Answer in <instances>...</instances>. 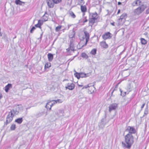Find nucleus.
Returning <instances> with one entry per match:
<instances>
[{"label": "nucleus", "instance_id": "obj_24", "mask_svg": "<svg viewBox=\"0 0 149 149\" xmlns=\"http://www.w3.org/2000/svg\"><path fill=\"white\" fill-rule=\"evenodd\" d=\"M97 20V19H95V18L91 17L90 19L89 22L91 23L92 24H93L95 22V21Z\"/></svg>", "mask_w": 149, "mask_h": 149}, {"label": "nucleus", "instance_id": "obj_14", "mask_svg": "<svg viewBox=\"0 0 149 149\" xmlns=\"http://www.w3.org/2000/svg\"><path fill=\"white\" fill-rule=\"evenodd\" d=\"M95 89V87L93 86H91V85H90V86L88 88V90L90 93H93Z\"/></svg>", "mask_w": 149, "mask_h": 149}, {"label": "nucleus", "instance_id": "obj_22", "mask_svg": "<svg viewBox=\"0 0 149 149\" xmlns=\"http://www.w3.org/2000/svg\"><path fill=\"white\" fill-rule=\"evenodd\" d=\"M98 17V15L97 13L95 12L92 14V17L95 18L97 19Z\"/></svg>", "mask_w": 149, "mask_h": 149}, {"label": "nucleus", "instance_id": "obj_27", "mask_svg": "<svg viewBox=\"0 0 149 149\" xmlns=\"http://www.w3.org/2000/svg\"><path fill=\"white\" fill-rule=\"evenodd\" d=\"M51 66V63H50L46 62L45 65V68H48Z\"/></svg>", "mask_w": 149, "mask_h": 149}, {"label": "nucleus", "instance_id": "obj_2", "mask_svg": "<svg viewBox=\"0 0 149 149\" xmlns=\"http://www.w3.org/2000/svg\"><path fill=\"white\" fill-rule=\"evenodd\" d=\"M18 111H17L15 109H13L9 112L8 115L6 118V121L4 123V125H7L10 123L13 120L15 114H17Z\"/></svg>", "mask_w": 149, "mask_h": 149}, {"label": "nucleus", "instance_id": "obj_43", "mask_svg": "<svg viewBox=\"0 0 149 149\" xmlns=\"http://www.w3.org/2000/svg\"><path fill=\"white\" fill-rule=\"evenodd\" d=\"M145 105V103H144L141 106V111H142Z\"/></svg>", "mask_w": 149, "mask_h": 149}, {"label": "nucleus", "instance_id": "obj_13", "mask_svg": "<svg viewBox=\"0 0 149 149\" xmlns=\"http://www.w3.org/2000/svg\"><path fill=\"white\" fill-rule=\"evenodd\" d=\"M100 45L102 47L104 48H107L108 47V45L105 41L102 42L100 43Z\"/></svg>", "mask_w": 149, "mask_h": 149}, {"label": "nucleus", "instance_id": "obj_55", "mask_svg": "<svg viewBox=\"0 0 149 149\" xmlns=\"http://www.w3.org/2000/svg\"><path fill=\"white\" fill-rule=\"evenodd\" d=\"M120 93H121V95L122 94V91L121 90H120Z\"/></svg>", "mask_w": 149, "mask_h": 149}, {"label": "nucleus", "instance_id": "obj_3", "mask_svg": "<svg viewBox=\"0 0 149 149\" xmlns=\"http://www.w3.org/2000/svg\"><path fill=\"white\" fill-rule=\"evenodd\" d=\"M146 8V6L144 5H141L134 10V13L135 15H139L144 11Z\"/></svg>", "mask_w": 149, "mask_h": 149}, {"label": "nucleus", "instance_id": "obj_46", "mask_svg": "<svg viewBox=\"0 0 149 149\" xmlns=\"http://www.w3.org/2000/svg\"><path fill=\"white\" fill-rule=\"evenodd\" d=\"M70 50H71V49H70V47H69L68 49H66V51H67V52H69L70 51Z\"/></svg>", "mask_w": 149, "mask_h": 149}, {"label": "nucleus", "instance_id": "obj_41", "mask_svg": "<svg viewBox=\"0 0 149 149\" xmlns=\"http://www.w3.org/2000/svg\"><path fill=\"white\" fill-rule=\"evenodd\" d=\"M91 84H88L87 85H86V86H84L82 88V89H84V88H89V87L90 86V85Z\"/></svg>", "mask_w": 149, "mask_h": 149}, {"label": "nucleus", "instance_id": "obj_40", "mask_svg": "<svg viewBox=\"0 0 149 149\" xmlns=\"http://www.w3.org/2000/svg\"><path fill=\"white\" fill-rule=\"evenodd\" d=\"M38 23L41 26L43 24V21L41 20H39L38 21Z\"/></svg>", "mask_w": 149, "mask_h": 149}, {"label": "nucleus", "instance_id": "obj_36", "mask_svg": "<svg viewBox=\"0 0 149 149\" xmlns=\"http://www.w3.org/2000/svg\"><path fill=\"white\" fill-rule=\"evenodd\" d=\"M54 101H55V103H61L63 102V101L61 100V99H58L56 100H55Z\"/></svg>", "mask_w": 149, "mask_h": 149}, {"label": "nucleus", "instance_id": "obj_25", "mask_svg": "<svg viewBox=\"0 0 149 149\" xmlns=\"http://www.w3.org/2000/svg\"><path fill=\"white\" fill-rule=\"evenodd\" d=\"M22 118H19L15 120V122L18 124H21L22 122Z\"/></svg>", "mask_w": 149, "mask_h": 149}, {"label": "nucleus", "instance_id": "obj_23", "mask_svg": "<svg viewBox=\"0 0 149 149\" xmlns=\"http://www.w3.org/2000/svg\"><path fill=\"white\" fill-rule=\"evenodd\" d=\"M74 32L73 31H72L70 32L69 36L70 38H72L74 36Z\"/></svg>", "mask_w": 149, "mask_h": 149}, {"label": "nucleus", "instance_id": "obj_15", "mask_svg": "<svg viewBox=\"0 0 149 149\" xmlns=\"http://www.w3.org/2000/svg\"><path fill=\"white\" fill-rule=\"evenodd\" d=\"M80 8L81 11L83 13H85L86 11L87 8L85 6H83L81 5V6Z\"/></svg>", "mask_w": 149, "mask_h": 149}, {"label": "nucleus", "instance_id": "obj_7", "mask_svg": "<svg viewBox=\"0 0 149 149\" xmlns=\"http://www.w3.org/2000/svg\"><path fill=\"white\" fill-rule=\"evenodd\" d=\"M118 104L116 103H114L110 104L109 107V111L111 112L112 111L116 110Z\"/></svg>", "mask_w": 149, "mask_h": 149}, {"label": "nucleus", "instance_id": "obj_32", "mask_svg": "<svg viewBox=\"0 0 149 149\" xmlns=\"http://www.w3.org/2000/svg\"><path fill=\"white\" fill-rule=\"evenodd\" d=\"M51 101L50 100H48V101L45 107L47 109H49L50 107H49V106H50V103Z\"/></svg>", "mask_w": 149, "mask_h": 149}, {"label": "nucleus", "instance_id": "obj_52", "mask_svg": "<svg viewBox=\"0 0 149 149\" xmlns=\"http://www.w3.org/2000/svg\"><path fill=\"white\" fill-rule=\"evenodd\" d=\"M78 86H80V87H82V86H83L82 85H79V84H78Z\"/></svg>", "mask_w": 149, "mask_h": 149}, {"label": "nucleus", "instance_id": "obj_30", "mask_svg": "<svg viewBox=\"0 0 149 149\" xmlns=\"http://www.w3.org/2000/svg\"><path fill=\"white\" fill-rule=\"evenodd\" d=\"M16 128V125L14 124H12L10 126V129L11 130H14Z\"/></svg>", "mask_w": 149, "mask_h": 149}, {"label": "nucleus", "instance_id": "obj_51", "mask_svg": "<svg viewBox=\"0 0 149 149\" xmlns=\"http://www.w3.org/2000/svg\"><path fill=\"white\" fill-rule=\"evenodd\" d=\"M87 19H86L85 20H84V21H83V22L85 23V22H87Z\"/></svg>", "mask_w": 149, "mask_h": 149}, {"label": "nucleus", "instance_id": "obj_1", "mask_svg": "<svg viewBox=\"0 0 149 149\" xmlns=\"http://www.w3.org/2000/svg\"><path fill=\"white\" fill-rule=\"evenodd\" d=\"M125 142H122V144L124 147L130 149L134 142V137L132 135L127 134L125 136Z\"/></svg>", "mask_w": 149, "mask_h": 149}, {"label": "nucleus", "instance_id": "obj_44", "mask_svg": "<svg viewBox=\"0 0 149 149\" xmlns=\"http://www.w3.org/2000/svg\"><path fill=\"white\" fill-rule=\"evenodd\" d=\"M146 13L147 14L149 13V7L146 10Z\"/></svg>", "mask_w": 149, "mask_h": 149}, {"label": "nucleus", "instance_id": "obj_34", "mask_svg": "<svg viewBox=\"0 0 149 149\" xmlns=\"http://www.w3.org/2000/svg\"><path fill=\"white\" fill-rule=\"evenodd\" d=\"M81 56L83 58H87L88 57L87 55L85 53H83L81 54Z\"/></svg>", "mask_w": 149, "mask_h": 149}, {"label": "nucleus", "instance_id": "obj_31", "mask_svg": "<svg viewBox=\"0 0 149 149\" xmlns=\"http://www.w3.org/2000/svg\"><path fill=\"white\" fill-rule=\"evenodd\" d=\"M148 108H147V107L145 109L143 116H146L148 114Z\"/></svg>", "mask_w": 149, "mask_h": 149}, {"label": "nucleus", "instance_id": "obj_42", "mask_svg": "<svg viewBox=\"0 0 149 149\" xmlns=\"http://www.w3.org/2000/svg\"><path fill=\"white\" fill-rule=\"evenodd\" d=\"M35 26L36 27L39 28H40V29L41 28V26L39 24H38V23L37 24L35 25Z\"/></svg>", "mask_w": 149, "mask_h": 149}, {"label": "nucleus", "instance_id": "obj_50", "mask_svg": "<svg viewBox=\"0 0 149 149\" xmlns=\"http://www.w3.org/2000/svg\"><path fill=\"white\" fill-rule=\"evenodd\" d=\"M118 5H121V3L120 2H118Z\"/></svg>", "mask_w": 149, "mask_h": 149}, {"label": "nucleus", "instance_id": "obj_8", "mask_svg": "<svg viewBox=\"0 0 149 149\" xmlns=\"http://www.w3.org/2000/svg\"><path fill=\"white\" fill-rule=\"evenodd\" d=\"M46 2L49 8H53L54 7V3L52 0H46Z\"/></svg>", "mask_w": 149, "mask_h": 149}, {"label": "nucleus", "instance_id": "obj_28", "mask_svg": "<svg viewBox=\"0 0 149 149\" xmlns=\"http://www.w3.org/2000/svg\"><path fill=\"white\" fill-rule=\"evenodd\" d=\"M74 71L75 72V73L74 74V76L78 79H79L80 78V73H78L77 72L75 71Z\"/></svg>", "mask_w": 149, "mask_h": 149}, {"label": "nucleus", "instance_id": "obj_45", "mask_svg": "<svg viewBox=\"0 0 149 149\" xmlns=\"http://www.w3.org/2000/svg\"><path fill=\"white\" fill-rule=\"evenodd\" d=\"M80 3H81V5H82L84 3V0H81L80 1Z\"/></svg>", "mask_w": 149, "mask_h": 149}, {"label": "nucleus", "instance_id": "obj_58", "mask_svg": "<svg viewBox=\"0 0 149 149\" xmlns=\"http://www.w3.org/2000/svg\"><path fill=\"white\" fill-rule=\"evenodd\" d=\"M67 80V79H66L64 80V81H66V80Z\"/></svg>", "mask_w": 149, "mask_h": 149}, {"label": "nucleus", "instance_id": "obj_48", "mask_svg": "<svg viewBox=\"0 0 149 149\" xmlns=\"http://www.w3.org/2000/svg\"><path fill=\"white\" fill-rule=\"evenodd\" d=\"M2 96L1 93H0V99L2 98Z\"/></svg>", "mask_w": 149, "mask_h": 149}, {"label": "nucleus", "instance_id": "obj_16", "mask_svg": "<svg viewBox=\"0 0 149 149\" xmlns=\"http://www.w3.org/2000/svg\"><path fill=\"white\" fill-rule=\"evenodd\" d=\"M48 14L46 13H45L42 16V19H43L44 21H47L48 19Z\"/></svg>", "mask_w": 149, "mask_h": 149}, {"label": "nucleus", "instance_id": "obj_4", "mask_svg": "<svg viewBox=\"0 0 149 149\" xmlns=\"http://www.w3.org/2000/svg\"><path fill=\"white\" fill-rule=\"evenodd\" d=\"M127 17V15L124 13L120 17V18L118 19V24L120 25L123 24L125 21Z\"/></svg>", "mask_w": 149, "mask_h": 149}, {"label": "nucleus", "instance_id": "obj_18", "mask_svg": "<svg viewBox=\"0 0 149 149\" xmlns=\"http://www.w3.org/2000/svg\"><path fill=\"white\" fill-rule=\"evenodd\" d=\"M69 47L70 48L71 50L72 51H74V44L72 40L70 41V44Z\"/></svg>", "mask_w": 149, "mask_h": 149}, {"label": "nucleus", "instance_id": "obj_33", "mask_svg": "<svg viewBox=\"0 0 149 149\" xmlns=\"http://www.w3.org/2000/svg\"><path fill=\"white\" fill-rule=\"evenodd\" d=\"M61 26H59L56 28L55 31L56 32H58L60 31L61 28Z\"/></svg>", "mask_w": 149, "mask_h": 149}, {"label": "nucleus", "instance_id": "obj_53", "mask_svg": "<svg viewBox=\"0 0 149 149\" xmlns=\"http://www.w3.org/2000/svg\"><path fill=\"white\" fill-rule=\"evenodd\" d=\"M111 24H112V25L113 26H114V23H111Z\"/></svg>", "mask_w": 149, "mask_h": 149}, {"label": "nucleus", "instance_id": "obj_26", "mask_svg": "<svg viewBox=\"0 0 149 149\" xmlns=\"http://www.w3.org/2000/svg\"><path fill=\"white\" fill-rule=\"evenodd\" d=\"M97 49H93L90 52V53L93 55H95L96 53Z\"/></svg>", "mask_w": 149, "mask_h": 149}, {"label": "nucleus", "instance_id": "obj_6", "mask_svg": "<svg viewBox=\"0 0 149 149\" xmlns=\"http://www.w3.org/2000/svg\"><path fill=\"white\" fill-rule=\"evenodd\" d=\"M84 33L86 38V42L84 45H81V48H82L84 45H87L89 39V35L87 31H84Z\"/></svg>", "mask_w": 149, "mask_h": 149}, {"label": "nucleus", "instance_id": "obj_10", "mask_svg": "<svg viewBox=\"0 0 149 149\" xmlns=\"http://www.w3.org/2000/svg\"><path fill=\"white\" fill-rule=\"evenodd\" d=\"M111 34L109 32H107L102 36V37L104 40L110 38L111 37Z\"/></svg>", "mask_w": 149, "mask_h": 149}, {"label": "nucleus", "instance_id": "obj_35", "mask_svg": "<svg viewBox=\"0 0 149 149\" xmlns=\"http://www.w3.org/2000/svg\"><path fill=\"white\" fill-rule=\"evenodd\" d=\"M54 4H58L61 1V0H52Z\"/></svg>", "mask_w": 149, "mask_h": 149}, {"label": "nucleus", "instance_id": "obj_21", "mask_svg": "<svg viewBox=\"0 0 149 149\" xmlns=\"http://www.w3.org/2000/svg\"><path fill=\"white\" fill-rule=\"evenodd\" d=\"M64 111L63 110H59L58 111V113L57 115L59 116H63Z\"/></svg>", "mask_w": 149, "mask_h": 149}, {"label": "nucleus", "instance_id": "obj_5", "mask_svg": "<svg viewBox=\"0 0 149 149\" xmlns=\"http://www.w3.org/2000/svg\"><path fill=\"white\" fill-rule=\"evenodd\" d=\"M125 131L129 133L127 134L132 135V134H134L136 132V130L134 127L130 126H128L125 130Z\"/></svg>", "mask_w": 149, "mask_h": 149}, {"label": "nucleus", "instance_id": "obj_54", "mask_svg": "<svg viewBox=\"0 0 149 149\" xmlns=\"http://www.w3.org/2000/svg\"><path fill=\"white\" fill-rule=\"evenodd\" d=\"M42 33L41 34V35H40V38H41L42 36Z\"/></svg>", "mask_w": 149, "mask_h": 149}, {"label": "nucleus", "instance_id": "obj_47", "mask_svg": "<svg viewBox=\"0 0 149 149\" xmlns=\"http://www.w3.org/2000/svg\"><path fill=\"white\" fill-rule=\"evenodd\" d=\"M1 28H0V36H2V33H1Z\"/></svg>", "mask_w": 149, "mask_h": 149}, {"label": "nucleus", "instance_id": "obj_20", "mask_svg": "<svg viewBox=\"0 0 149 149\" xmlns=\"http://www.w3.org/2000/svg\"><path fill=\"white\" fill-rule=\"evenodd\" d=\"M15 3L17 5H22L23 4H24L25 2L21 1L20 0H15Z\"/></svg>", "mask_w": 149, "mask_h": 149}, {"label": "nucleus", "instance_id": "obj_17", "mask_svg": "<svg viewBox=\"0 0 149 149\" xmlns=\"http://www.w3.org/2000/svg\"><path fill=\"white\" fill-rule=\"evenodd\" d=\"M47 57L48 60L49 61H52L53 58V55L50 53H49L48 54Z\"/></svg>", "mask_w": 149, "mask_h": 149}, {"label": "nucleus", "instance_id": "obj_39", "mask_svg": "<svg viewBox=\"0 0 149 149\" xmlns=\"http://www.w3.org/2000/svg\"><path fill=\"white\" fill-rule=\"evenodd\" d=\"M51 102L52 101H54V102L53 103H52V104H50V108H49V109H51V108L54 105V104H55L56 103H55V101H54V100H52L51 101Z\"/></svg>", "mask_w": 149, "mask_h": 149}, {"label": "nucleus", "instance_id": "obj_37", "mask_svg": "<svg viewBox=\"0 0 149 149\" xmlns=\"http://www.w3.org/2000/svg\"><path fill=\"white\" fill-rule=\"evenodd\" d=\"M70 15L73 18H74L76 17L75 15L74 14V13L72 12H70Z\"/></svg>", "mask_w": 149, "mask_h": 149}, {"label": "nucleus", "instance_id": "obj_57", "mask_svg": "<svg viewBox=\"0 0 149 149\" xmlns=\"http://www.w3.org/2000/svg\"><path fill=\"white\" fill-rule=\"evenodd\" d=\"M148 107V104H147L146 105V107Z\"/></svg>", "mask_w": 149, "mask_h": 149}, {"label": "nucleus", "instance_id": "obj_49", "mask_svg": "<svg viewBox=\"0 0 149 149\" xmlns=\"http://www.w3.org/2000/svg\"><path fill=\"white\" fill-rule=\"evenodd\" d=\"M120 12V9H119L118 10V12H117V14H118Z\"/></svg>", "mask_w": 149, "mask_h": 149}, {"label": "nucleus", "instance_id": "obj_9", "mask_svg": "<svg viewBox=\"0 0 149 149\" xmlns=\"http://www.w3.org/2000/svg\"><path fill=\"white\" fill-rule=\"evenodd\" d=\"M74 84L73 83H68L67 84L65 88L66 89H68L69 90H72L74 88Z\"/></svg>", "mask_w": 149, "mask_h": 149}, {"label": "nucleus", "instance_id": "obj_56", "mask_svg": "<svg viewBox=\"0 0 149 149\" xmlns=\"http://www.w3.org/2000/svg\"><path fill=\"white\" fill-rule=\"evenodd\" d=\"M81 42H80V43H79V45H81Z\"/></svg>", "mask_w": 149, "mask_h": 149}, {"label": "nucleus", "instance_id": "obj_11", "mask_svg": "<svg viewBox=\"0 0 149 149\" xmlns=\"http://www.w3.org/2000/svg\"><path fill=\"white\" fill-rule=\"evenodd\" d=\"M135 1L132 2V5L133 6H138L141 5V2L140 0H135Z\"/></svg>", "mask_w": 149, "mask_h": 149}, {"label": "nucleus", "instance_id": "obj_38", "mask_svg": "<svg viewBox=\"0 0 149 149\" xmlns=\"http://www.w3.org/2000/svg\"><path fill=\"white\" fill-rule=\"evenodd\" d=\"M36 27L34 26L32 27V28L30 30V32L31 33H33L34 30L36 29Z\"/></svg>", "mask_w": 149, "mask_h": 149}, {"label": "nucleus", "instance_id": "obj_12", "mask_svg": "<svg viewBox=\"0 0 149 149\" xmlns=\"http://www.w3.org/2000/svg\"><path fill=\"white\" fill-rule=\"evenodd\" d=\"M12 85L10 84H8L5 87V90L6 92H8L10 88H12Z\"/></svg>", "mask_w": 149, "mask_h": 149}, {"label": "nucleus", "instance_id": "obj_19", "mask_svg": "<svg viewBox=\"0 0 149 149\" xmlns=\"http://www.w3.org/2000/svg\"><path fill=\"white\" fill-rule=\"evenodd\" d=\"M80 77H88L89 76V74L87 73L86 74L83 72H80Z\"/></svg>", "mask_w": 149, "mask_h": 149}, {"label": "nucleus", "instance_id": "obj_29", "mask_svg": "<svg viewBox=\"0 0 149 149\" xmlns=\"http://www.w3.org/2000/svg\"><path fill=\"white\" fill-rule=\"evenodd\" d=\"M141 42L142 44L145 45L147 43V42L146 40L143 38L141 39Z\"/></svg>", "mask_w": 149, "mask_h": 149}]
</instances>
